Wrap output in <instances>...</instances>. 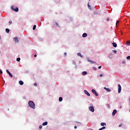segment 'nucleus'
Wrapping results in <instances>:
<instances>
[{"instance_id": "nucleus-7", "label": "nucleus", "mask_w": 130, "mask_h": 130, "mask_svg": "<svg viewBox=\"0 0 130 130\" xmlns=\"http://www.w3.org/2000/svg\"><path fill=\"white\" fill-rule=\"evenodd\" d=\"M84 93L86 94V95H87V96H88V97H90V95L89 93V92H88V91H87L86 90H84Z\"/></svg>"}, {"instance_id": "nucleus-38", "label": "nucleus", "mask_w": 130, "mask_h": 130, "mask_svg": "<svg viewBox=\"0 0 130 130\" xmlns=\"http://www.w3.org/2000/svg\"><path fill=\"white\" fill-rule=\"evenodd\" d=\"M103 74H101L100 75V77H103Z\"/></svg>"}, {"instance_id": "nucleus-4", "label": "nucleus", "mask_w": 130, "mask_h": 130, "mask_svg": "<svg viewBox=\"0 0 130 130\" xmlns=\"http://www.w3.org/2000/svg\"><path fill=\"white\" fill-rule=\"evenodd\" d=\"M91 92L92 93H93V94H94V95H95L96 97L98 96V93H97V92L95 89H92Z\"/></svg>"}, {"instance_id": "nucleus-31", "label": "nucleus", "mask_w": 130, "mask_h": 130, "mask_svg": "<svg viewBox=\"0 0 130 130\" xmlns=\"http://www.w3.org/2000/svg\"><path fill=\"white\" fill-rule=\"evenodd\" d=\"M122 125V124H119V127H121Z\"/></svg>"}, {"instance_id": "nucleus-44", "label": "nucleus", "mask_w": 130, "mask_h": 130, "mask_svg": "<svg viewBox=\"0 0 130 130\" xmlns=\"http://www.w3.org/2000/svg\"><path fill=\"white\" fill-rule=\"evenodd\" d=\"M0 39H2V37H1V36H0Z\"/></svg>"}, {"instance_id": "nucleus-18", "label": "nucleus", "mask_w": 130, "mask_h": 130, "mask_svg": "<svg viewBox=\"0 0 130 130\" xmlns=\"http://www.w3.org/2000/svg\"><path fill=\"white\" fill-rule=\"evenodd\" d=\"M101 125H102V126H104V125H106V123L102 122L101 123Z\"/></svg>"}, {"instance_id": "nucleus-19", "label": "nucleus", "mask_w": 130, "mask_h": 130, "mask_svg": "<svg viewBox=\"0 0 130 130\" xmlns=\"http://www.w3.org/2000/svg\"><path fill=\"white\" fill-rule=\"evenodd\" d=\"M126 45L127 46H129V45H130V41H127L126 42Z\"/></svg>"}, {"instance_id": "nucleus-25", "label": "nucleus", "mask_w": 130, "mask_h": 130, "mask_svg": "<svg viewBox=\"0 0 130 130\" xmlns=\"http://www.w3.org/2000/svg\"><path fill=\"white\" fill-rule=\"evenodd\" d=\"M92 70H93V71H96L97 69L96 68V67H93Z\"/></svg>"}, {"instance_id": "nucleus-34", "label": "nucleus", "mask_w": 130, "mask_h": 130, "mask_svg": "<svg viewBox=\"0 0 130 130\" xmlns=\"http://www.w3.org/2000/svg\"><path fill=\"white\" fill-rule=\"evenodd\" d=\"M0 74H3V71L0 69Z\"/></svg>"}, {"instance_id": "nucleus-45", "label": "nucleus", "mask_w": 130, "mask_h": 130, "mask_svg": "<svg viewBox=\"0 0 130 130\" xmlns=\"http://www.w3.org/2000/svg\"><path fill=\"white\" fill-rule=\"evenodd\" d=\"M122 62H123V63H124V61H123Z\"/></svg>"}, {"instance_id": "nucleus-43", "label": "nucleus", "mask_w": 130, "mask_h": 130, "mask_svg": "<svg viewBox=\"0 0 130 130\" xmlns=\"http://www.w3.org/2000/svg\"><path fill=\"white\" fill-rule=\"evenodd\" d=\"M88 7H90V5H89V4H88Z\"/></svg>"}, {"instance_id": "nucleus-33", "label": "nucleus", "mask_w": 130, "mask_h": 130, "mask_svg": "<svg viewBox=\"0 0 130 130\" xmlns=\"http://www.w3.org/2000/svg\"><path fill=\"white\" fill-rule=\"evenodd\" d=\"M110 19H109V18H107V22H109V21L110 20Z\"/></svg>"}, {"instance_id": "nucleus-37", "label": "nucleus", "mask_w": 130, "mask_h": 130, "mask_svg": "<svg viewBox=\"0 0 130 130\" xmlns=\"http://www.w3.org/2000/svg\"><path fill=\"white\" fill-rule=\"evenodd\" d=\"M34 85H35V86H37V83H34Z\"/></svg>"}, {"instance_id": "nucleus-23", "label": "nucleus", "mask_w": 130, "mask_h": 130, "mask_svg": "<svg viewBox=\"0 0 130 130\" xmlns=\"http://www.w3.org/2000/svg\"><path fill=\"white\" fill-rule=\"evenodd\" d=\"M88 61H89V62H91V63H94V61H93L91 60H88Z\"/></svg>"}, {"instance_id": "nucleus-22", "label": "nucleus", "mask_w": 130, "mask_h": 130, "mask_svg": "<svg viewBox=\"0 0 130 130\" xmlns=\"http://www.w3.org/2000/svg\"><path fill=\"white\" fill-rule=\"evenodd\" d=\"M56 25L57 27H58V23L57 22H55V24H54V26Z\"/></svg>"}, {"instance_id": "nucleus-30", "label": "nucleus", "mask_w": 130, "mask_h": 130, "mask_svg": "<svg viewBox=\"0 0 130 130\" xmlns=\"http://www.w3.org/2000/svg\"><path fill=\"white\" fill-rule=\"evenodd\" d=\"M102 129H105V128H106V127L104 126L102 127Z\"/></svg>"}, {"instance_id": "nucleus-32", "label": "nucleus", "mask_w": 130, "mask_h": 130, "mask_svg": "<svg viewBox=\"0 0 130 130\" xmlns=\"http://www.w3.org/2000/svg\"><path fill=\"white\" fill-rule=\"evenodd\" d=\"M64 56H67V52L64 53Z\"/></svg>"}, {"instance_id": "nucleus-35", "label": "nucleus", "mask_w": 130, "mask_h": 130, "mask_svg": "<svg viewBox=\"0 0 130 130\" xmlns=\"http://www.w3.org/2000/svg\"><path fill=\"white\" fill-rule=\"evenodd\" d=\"M13 23V22L12 21H9V23L10 24H12Z\"/></svg>"}, {"instance_id": "nucleus-15", "label": "nucleus", "mask_w": 130, "mask_h": 130, "mask_svg": "<svg viewBox=\"0 0 130 130\" xmlns=\"http://www.w3.org/2000/svg\"><path fill=\"white\" fill-rule=\"evenodd\" d=\"M77 55L81 58L83 57V55L80 53H78Z\"/></svg>"}, {"instance_id": "nucleus-41", "label": "nucleus", "mask_w": 130, "mask_h": 130, "mask_svg": "<svg viewBox=\"0 0 130 130\" xmlns=\"http://www.w3.org/2000/svg\"><path fill=\"white\" fill-rule=\"evenodd\" d=\"M74 128H75V129L77 128V126H75Z\"/></svg>"}, {"instance_id": "nucleus-10", "label": "nucleus", "mask_w": 130, "mask_h": 130, "mask_svg": "<svg viewBox=\"0 0 130 130\" xmlns=\"http://www.w3.org/2000/svg\"><path fill=\"white\" fill-rule=\"evenodd\" d=\"M104 89L105 90H106V91H107V92H111V90L110 89L107 88H106V87H105L104 88Z\"/></svg>"}, {"instance_id": "nucleus-26", "label": "nucleus", "mask_w": 130, "mask_h": 130, "mask_svg": "<svg viewBox=\"0 0 130 130\" xmlns=\"http://www.w3.org/2000/svg\"><path fill=\"white\" fill-rule=\"evenodd\" d=\"M118 23H119V20H117L116 23V26H117V24H118Z\"/></svg>"}, {"instance_id": "nucleus-13", "label": "nucleus", "mask_w": 130, "mask_h": 130, "mask_svg": "<svg viewBox=\"0 0 130 130\" xmlns=\"http://www.w3.org/2000/svg\"><path fill=\"white\" fill-rule=\"evenodd\" d=\"M112 45L113 46H114V47H117V44H116L115 43H112Z\"/></svg>"}, {"instance_id": "nucleus-6", "label": "nucleus", "mask_w": 130, "mask_h": 130, "mask_svg": "<svg viewBox=\"0 0 130 130\" xmlns=\"http://www.w3.org/2000/svg\"><path fill=\"white\" fill-rule=\"evenodd\" d=\"M6 72H7V73H8V74L9 75V76L11 78H13V75L11 74V72H10V71H9V70H7Z\"/></svg>"}, {"instance_id": "nucleus-24", "label": "nucleus", "mask_w": 130, "mask_h": 130, "mask_svg": "<svg viewBox=\"0 0 130 130\" xmlns=\"http://www.w3.org/2000/svg\"><path fill=\"white\" fill-rule=\"evenodd\" d=\"M16 60H17V61H20V60H21V58H17L16 59Z\"/></svg>"}, {"instance_id": "nucleus-20", "label": "nucleus", "mask_w": 130, "mask_h": 130, "mask_svg": "<svg viewBox=\"0 0 130 130\" xmlns=\"http://www.w3.org/2000/svg\"><path fill=\"white\" fill-rule=\"evenodd\" d=\"M59 102H61V101H62V98L61 97H60L59 98Z\"/></svg>"}, {"instance_id": "nucleus-39", "label": "nucleus", "mask_w": 130, "mask_h": 130, "mask_svg": "<svg viewBox=\"0 0 130 130\" xmlns=\"http://www.w3.org/2000/svg\"><path fill=\"white\" fill-rule=\"evenodd\" d=\"M39 127H40V128H42V126L40 125V126H39Z\"/></svg>"}, {"instance_id": "nucleus-9", "label": "nucleus", "mask_w": 130, "mask_h": 130, "mask_svg": "<svg viewBox=\"0 0 130 130\" xmlns=\"http://www.w3.org/2000/svg\"><path fill=\"white\" fill-rule=\"evenodd\" d=\"M116 112H117V111L116 110H114L112 113V115L113 116H114V115H115V114H116Z\"/></svg>"}, {"instance_id": "nucleus-28", "label": "nucleus", "mask_w": 130, "mask_h": 130, "mask_svg": "<svg viewBox=\"0 0 130 130\" xmlns=\"http://www.w3.org/2000/svg\"><path fill=\"white\" fill-rule=\"evenodd\" d=\"M113 52H114V53H116V52H117V51L116 50H113Z\"/></svg>"}, {"instance_id": "nucleus-11", "label": "nucleus", "mask_w": 130, "mask_h": 130, "mask_svg": "<svg viewBox=\"0 0 130 130\" xmlns=\"http://www.w3.org/2000/svg\"><path fill=\"white\" fill-rule=\"evenodd\" d=\"M86 75H87V72H86V71H83V72L82 73V76H86Z\"/></svg>"}, {"instance_id": "nucleus-42", "label": "nucleus", "mask_w": 130, "mask_h": 130, "mask_svg": "<svg viewBox=\"0 0 130 130\" xmlns=\"http://www.w3.org/2000/svg\"><path fill=\"white\" fill-rule=\"evenodd\" d=\"M102 128H100L99 130H102Z\"/></svg>"}, {"instance_id": "nucleus-5", "label": "nucleus", "mask_w": 130, "mask_h": 130, "mask_svg": "<svg viewBox=\"0 0 130 130\" xmlns=\"http://www.w3.org/2000/svg\"><path fill=\"white\" fill-rule=\"evenodd\" d=\"M118 92L119 93H120V92H121V86L120 85V84H118Z\"/></svg>"}, {"instance_id": "nucleus-3", "label": "nucleus", "mask_w": 130, "mask_h": 130, "mask_svg": "<svg viewBox=\"0 0 130 130\" xmlns=\"http://www.w3.org/2000/svg\"><path fill=\"white\" fill-rule=\"evenodd\" d=\"M88 108L89 111H91V112H94V111H95V109H94L93 106H90Z\"/></svg>"}, {"instance_id": "nucleus-8", "label": "nucleus", "mask_w": 130, "mask_h": 130, "mask_svg": "<svg viewBox=\"0 0 130 130\" xmlns=\"http://www.w3.org/2000/svg\"><path fill=\"white\" fill-rule=\"evenodd\" d=\"M14 41L15 42V43H19V40H18V37H15L14 38Z\"/></svg>"}, {"instance_id": "nucleus-21", "label": "nucleus", "mask_w": 130, "mask_h": 130, "mask_svg": "<svg viewBox=\"0 0 130 130\" xmlns=\"http://www.w3.org/2000/svg\"><path fill=\"white\" fill-rule=\"evenodd\" d=\"M36 29V25H34L33 27H32V29L33 30H35Z\"/></svg>"}, {"instance_id": "nucleus-27", "label": "nucleus", "mask_w": 130, "mask_h": 130, "mask_svg": "<svg viewBox=\"0 0 130 130\" xmlns=\"http://www.w3.org/2000/svg\"><path fill=\"white\" fill-rule=\"evenodd\" d=\"M126 59H130V56H128L126 57Z\"/></svg>"}, {"instance_id": "nucleus-12", "label": "nucleus", "mask_w": 130, "mask_h": 130, "mask_svg": "<svg viewBox=\"0 0 130 130\" xmlns=\"http://www.w3.org/2000/svg\"><path fill=\"white\" fill-rule=\"evenodd\" d=\"M82 37H83V38H85L87 37V34L84 33V34L82 35Z\"/></svg>"}, {"instance_id": "nucleus-17", "label": "nucleus", "mask_w": 130, "mask_h": 130, "mask_svg": "<svg viewBox=\"0 0 130 130\" xmlns=\"http://www.w3.org/2000/svg\"><path fill=\"white\" fill-rule=\"evenodd\" d=\"M6 33H10V29L6 28Z\"/></svg>"}, {"instance_id": "nucleus-2", "label": "nucleus", "mask_w": 130, "mask_h": 130, "mask_svg": "<svg viewBox=\"0 0 130 130\" xmlns=\"http://www.w3.org/2000/svg\"><path fill=\"white\" fill-rule=\"evenodd\" d=\"M11 10L12 11H13V12H19V8L16 7L12 6Z\"/></svg>"}, {"instance_id": "nucleus-46", "label": "nucleus", "mask_w": 130, "mask_h": 130, "mask_svg": "<svg viewBox=\"0 0 130 130\" xmlns=\"http://www.w3.org/2000/svg\"><path fill=\"white\" fill-rule=\"evenodd\" d=\"M120 108H121V107H120Z\"/></svg>"}, {"instance_id": "nucleus-1", "label": "nucleus", "mask_w": 130, "mask_h": 130, "mask_svg": "<svg viewBox=\"0 0 130 130\" xmlns=\"http://www.w3.org/2000/svg\"><path fill=\"white\" fill-rule=\"evenodd\" d=\"M28 105L30 107V108H32V109H35V104L32 101H30L28 102Z\"/></svg>"}, {"instance_id": "nucleus-40", "label": "nucleus", "mask_w": 130, "mask_h": 130, "mask_svg": "<svg viewBox=\"0 0 130 130\" xmlns=\"http://www.w3.org/2000/svg\"><path fill=\"white\" fill-rule=\"evenodd\" d=\"M98 68H99V69H101V66H99V67H98Z\"/></svg>"}, {"instance_id": "nucleus-16", "label": "nucleus", "mask_w": 130, "mask_h": 130, "mask_svg": "<svg viewBox=\"0 0 130 130\" xmlns=\"http://www.w3.org/2000/svg\"><path fill=\"white\" fill-rule=\"evenodd\" d=\"M48 122H47V121H46L44 123H43V125L44 126V125H47Z\"/></svg>"}, {"instance_id": "nucleus-36", "label": "nucleus", "mask_w": 130, "mask_h": 130, "mask_svg": "<svg viewBox=\"0 0 130 130\" xmlns=\"http://www.w3.org/2000/svg\"><path fill=\"white\" fill-rule=\"evenodd\" d=\"M37 57V55L35 54V55H34V57Z\"/></svg>"}, {"instance_id": "nucleus-29", "label": "nucleus", "mask_w": 130, "mask_h": 130, "mask_svg": "<svg viewBox=\"0 0 130 130\" xmlns=\"http://www.w3.org/2000/svg\"><path fill=\"white\" fill-rule=\"evenodd\" d=\"M109 57H112V54H110L109 55Z\"/></svg>"}, {"instance_id": "nucleus-14", "label": "nucleus", "mask_w": 130, "mask_h": 130, "mask_svg": "<svg viewBox=\"0 0 130 130\" xmlns=\"http://www.w3.org/2000/svg\"><path fill=\"white\" fill-rule=\"evenodd\" d=\"M19 83L20 85H22L24 84V82H23L22 81H21V80L19 81Z\"/></svg>"}]
</instances>
